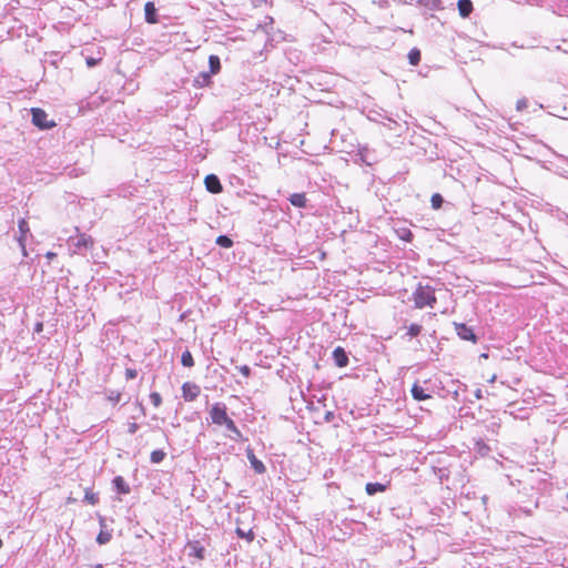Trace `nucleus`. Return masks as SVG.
Instances as JSON below:
<instances>
[{
  "instance_id": "14",
  "label": "nucleus",
  "mask_w": 568,
  "mask_h": 568,
  "mask_svg": "<svg viewBox=\"0 0 568 568\" xmlns=\"http://www.w3.org/2000/svg\"><path fill=\"white\" fill-rule=\"evenodd\" d=\"M158 10L155 8V4L152 1H149L144 6V16L145 21L148 23H156L158 22Z\"/></svg>"
},
{
  "instance_id": "47",
  "label": "nucleus",
  "mask_w": 568,
  "mask_h": 568,
  "mask_svg": "<svg viewBox=\"0 0 568 568\" xmlns=\"http://www.w3.org/2000/svg\"><path fill=\"white\" fill-rule=\"evenodd\" d=\"M41 329H42V324H41V323H38V324H37V327H36V331H38V332H39V331H41Z\"/></svg>"
},
{
  "instance_id": "20",
  "label": "nucleus",
  "mask_w": 568,
  "mask_h": 568,
  "mask_svg": "<svg viewBox=\"0 0 568 568\" xmlns=\"http://www.w3.org/2000/svg\"><path fill=\"white\" fill-rule=\"evenodd\" d=\"M417 4L425 7L430 11H437L443 8L440 0H417Z\"/></svg>"
},
{
  "instance_id": "26",
  "label": "nucleus",
  "mask_w": 568,
  "mask_h": 568,
  "mask_svg": "<svg viewBox=\"0 0 568 568\" xmlns=\"http://www.w3.org/2000/svg\"><path fill=\"white\" fill-rule=\"evenodd\" d=\"M181 363L184 367H192L194 366V359L189 349H185L181 355Z\"/></svg>"
},
{
  "instance_id": "39",
  "label": "nucleus",
  "mask_w": 568,
  "mask_h": 568,
  "mask_svg": "<svg viewBox=\"0 0 568 568\" xmlns=\"http://www.w3.org/2000/svg\"><path fill=\"white\" fill-rule=\"evenodd\" d=\"M139 427V424H136L135 422L128 423V433L133 435L138 432Z\"/></svg>"
},
{
  "instance_id": "3",
  "label": "nucleus",
  "mask_w": 568,
  "mask_h": 568,
  "mask_svg": "<svg viewBox=\"0 0 568 568\" xmlns=\"http://www.w3.org/2000/svg\"><path fill=\"white\" fill-rule=\"evenodd\" d=\"M210 417L213 424L222 426L224 419L229 417L227 407L224 403H214L210 409Z\"/></svg>"
},
{
  "instance_id": "16",
  "label": "nucleus",
  "mask_w": 568,
  "mask_h": 568,
  "mask_svg": "<svg viewBox=\"0 0 568 568\" xmlns=\"http://www.w3.org/2000/svg\"><path fill=\"white\" fill-rule=\"evenodd\" d=\"M290 203L298 209L306 207L307 199L305 193H293L288 197Z\"/></svg>"
},
{
  "instance_id": "36",
  "label": "nucleus",
  "mask_w": 568,
  "mask_h": 568,
  "mask_svg": "<svg viewBox=\"0 0 568 568\" xmlns=\"http://www.w3.org/2000/svg\"><path fill=\"white\" fill-rule=\"evenodd\" d=\"M108 399L110 402H112L113 404H118L120 402V399H121V393L111 390L109 396H108Z\"/></svg>"
},
{
  "instance_id": "9",
  "label": "nucleus",
  "mask_w": 568,
  "mask_h": 568,
  "mask_svg": "<svg viewBox=\"0 0 568 568\" xmlns=\"http://www.w3.org/2000/svg\"><path fill=\"white\" fill-rule=\"evenodd\" d=\"M18 227H19V232H20V235L18 237V243H19V246L21 247L22 254L24 256H27L28 253H27V248H26V236L30 231L29 224L24 219H21L18 222Z\"/></svg>"
},
{
  "instance_id": "34",
  "label": "nucleus",
  "mask_w": 568,
  "mask_h": 568,
  "mask_svg": "<svg viewBox=\"0 0 568 568\" xmlns=\"http://www.w3.org/2000/svg\"><path fill=\"white\" fill-rule=\"evenodd\" d=\"M222 426H225L229 432H234L236 429V424L230 416L223 420Z\"/></svg>"
},
{
  "instance_id": "41",
  "label": "nucleus",
  "mask_w": 568,
  "mask_h": 568,
  "mask_svg": "<svg viewBox=\"0 0 568 568\" xmlns=\"http://www.w3.org/2000/svg\"><path fill=\"white\" fill-rule=\"evenodd\" d=\"M232 435H230L231 439L233 440H239L242 438V433L241 430L239 429V427L236 426V429L234 432H230Z\"/></svg>"
},
{
  "instance_id": "2",
  "label": "nucleus",
  "mask_w": 568,
  "mask_h": 568,
  "mask_svg": "<svg viewBox=\"0 0 568 568\" xmlns=\"http://www.w3.org/2000/svg\"><path fill=\"white\" fill-rule=\"evenodd\" d=\"M32 123L40 130L51 129L55 125L53 121H48V114L40 108L31 109Z\"/></svg>"
},
{
  "instance_id": "38",
  "label": "nucleus",
  "mask_w": 568,
  "mask_h": 568,
  "mask_svg": "<svg viewBox=\"0 0 568 568\" xmlns=\"http://www.w3.org/2000/svg\"><path fill=\"white\" fill-rule=\"evenodd\" d=\"M138 376V372L134 368H126L125 369V377L126 379H134Z\"/></svg>"
},
{
  "instance_id": "44",
  "label": "nucleus",
  "mask_w": 568,
  "mask_h": 568,
  "mask_svg": "<svg viewBox=\"0 0 568 568\" xmlns=\"http://www.w3.org/2000/svg\"><path fill=\"white\" fill-rule=\"evenodd\" d=\"M474 397L476 399H480L483 398V390L480 388H477L475 392H474Z\"/></svg>"
},
{
  "instance_id": "42",
  "label": "nucleus",
  "mask_w": 568,
  "mask_h": 568,
  "mask_svg": "<svg viewBox=\"0 0 568 568\" xmlns=\"http://www.w3.org/2000/svg\"><path fill=\"white\" fill-rule=\"evenodd\" d=\"M528 106V102L526 99H520L517 101V110H524Z\"/></svg>"
},
{
  "instance_id": "52",
  "label": "nucleus",
  "mask_w": 568,
  "mask_h": 568,
  "mask_svg": "<svg viewBox=\"0 0 568 568\" xmlns=\"http://www.w3.org/2000/svg\"><path fill=\"white\" fill-rule=\"evenodd\" d=\"M2 545H3V544H2V539L0 538V548L2 547Z\"/></svg>"
},
{
  "instance_id": "40",
  "label": "nucleus",
  "mask_w": 568,
  "mask_h": 568,
  "mask_svg": "<svg viewBox=\"0 0 568 568\" xmlns=\"http://www.w3.org/2000/svg\"><path fill=\"white\" fill-rule=\"evenodd\" d=\"M100 61H101V59H95V58H92V57H89V58H87V60H85L87 65H88L89 68H93V67L98 65Z\"/></svg>"
},
{
  "instance_id": "12",
  "label": "nucleus",
  "mask_w": 568,
  "mask_h": 568,
  "mask_svg": "<svg viewBox=\"0 0 568 568\" xmlns=\"http://www.w3.org/2000/svg\"><path fill=\"white\" fill-rule=\"evenodd\" d=\"M72 245L75 250H88L93 246V240L90 235L80 234L78 237L72 240Z\"/></svg>"
},
{
  "instance_id": "50",
  "label": "nucleus",
  "mask_w": 568,
  "mask_h": 568,
  "mask_svg": "<svg viewBox=\"0 0 568 568\" xmlns=\"http://www.w3.org/2000/svg\"><path fill=\"white\" fill-rule=\"evenodd\" d=\"M495 379H496V376L494 375L493 377H490L489 383H493Z\"/></svg>"
},
{
  "instance_id": "4",
  "label": "nucleus",
  "mask_w": 568,
  "mask_h": 568,
  "mask_svg": "<svg viewBox=\"0 0 568 568\" xmlns=\"http://www.w3.org/2000/svg\"><path fill=\"white\" fill-rule=\"evenodd\" d=\"M454 325H455L456 334L458 335V337L460 339L469 341L471 343H477L478 337L474 333V329L470 326H468L465 323H454Z\"/></svg>"
},
{
  "instance_id": "33",
  "label": "nucleus",
  "mask_w": 568,
  "mask_h": 568,
  "mask_svg": "<svg viewBox=\"0 0 568 568\" xmlns=\"http://www.w3.org/2000/svg\"><path fill=\"white\" fill-rule=\"evenodd\" d=\"M222 426H225L229 432H234L236 429V424L230 416L223 420Z\"/></svg>"
},
{
  "instance_id": "7",
  "label": "nucleus",
  "mask_w": 568,
  "mask_h": 568,
  "mask_svg": "<svg viewBox=\"0 0 568 568\" xmlns=\"http://www.w3.org/2000/svg\"><path fill=\"white\" fill-rule=\"evenodd\" d=\"M206 190L212 194H219L223 191L220 178L216 174H209L204 179Z\"/></svg>"
},
{
  "instance_id": "5",
  "label": "nucleus",
  "mask_w": 568,
  "mask_h": 568,
  "mask_svg": "<svg viewBox=\"0 0 568 568\" xmlns=\"http://www.w3.org/2000/svg\"><path fill=\"white\" fill-rule=\"evenodd\" d=\"M182 397L185 402H193L195 400L199 395L201 394V388L197 384L192 382H185L182 385Z\"/></svg>"
},
{
  "instance_id": "32",
  "label": "nucleus",
  "mask_w": 568,
  "mask_h": 568,
  "mask_svg": "<svg viewBox=\"0 0 568 568\" xmlns=\"http://www.w3.org/2000/svg\"><path fill=\"white\" fill-rule=\"evenodd\" d=\"M150 400L154 407H159L162 404V396L158 392H152L150 394Z\"/></svg>"
},
{
  "instance_id": "46",
  "label": "nucleus",
  "mask_w": 568,
  "mask_h": 568,
  "mask_svg": "<svg viewBox=\"0 0 568 568\" xmlns=\"http://www.w3.org/2000/svg\"><path fill=\"white\" fill-rule=\"evenodd\" d=\"M45 257H47L48 260H50V261H51V260H53V258H55V257H57V254H55V253H53V252H48V253L45 254Z\"/></svg>"
},
{
  "instance_id": "48",
  "label": "nucleus",
  "mask_w": 568,
  "mask_h": 568,
  "mask_svg": "<svg viewBox=\"0 0 568 568\" xmlns=\"http://www.w3.org/2000/svg\"><path fill=\"white\" fill-rule=\"evenodd\" d=\"M100 525L103 527L104 526V518H100Z\"/></svg>"
},
{
  "instance_id": "53",
  "label": "nucleus",
  "mask_w": 568,
  "mask_h": 568,
  "mask_svg": "<svg viewBox=\"0 0 568 568\" xmlns=\"http://www.w3.org/2000/svg\"><path fill=\"white\" fill-rule=\"evenodd\" d=\"M2 356V348L0 347V357Z\"/></svg>"
},
{
  "instance_id": "22",
  "label": "nucleus",
  "mask_w": 568,
  "mask_h": 568,
  "mask_svg": "<svg viewBox=\"0 0 568 568\" xmlns=\"http://www.w3.org/2000/svg\"><path fill=\"white\" fill-rule=\"evenodd\" d=\"M396 233L400 240L407 243H410L414 239L413 232L407 227H400L396 230Z\"/></svg>"
},
{
  "instance_id": "1",
  "label": "nucleus",
  "mask_w": 568,
  "mask_h": 568,
  "mask_svg": "<svg viewBox=\"0 0 568 568\" xmlns=\"http://www.w3.org/2000/svg\"><path fill=\"white\" fill-rule=\"evenodd\" d=\"M413 297L417 308H424L426 306L434 307V304H436L435 292L428 285L423 286L422 284H418L413 293Z\"/></svg>"
},
{
  "instance_id": "45",
  "label": "nucleus",
  "mask_w": 568,
  "mask_h": 568,
  "mask_svg": "<svg viewBox=\"0 0 568 568\" xmlns=\"http://www.w3.org/2000/svg\"><path fill=\"white\" fill-rule=\"evenodd\" d=\"M334 419V413L333 412H326L325 414V420L332 422Z\"/></svg>"
},
{
  "instance_id": "49",
  "label": "nucleus",
  "mask_w": 568,
  "mask_h": 568,
  "mask_svg": "<svg viewBox=\"0 0 568 568\" xmlns=\"http://www.w3.org/2000/svg\"><path fill=\"white\" fill-rule=\"evenodd\" d=\"M454 398H456V399L458 398V390L454 392Z\"/></svg>"
},
{
  "instance_id": "8",
  "label": "nucleus",
  "mask_w": 568,
  "mask_h": 568,
  "mask_svg": "<svg viewBox=\"0 0 568 568\" xmlns=\"http://www.w3.org/2000/svg\"><path fill=\"white\" fill-rule=\"evenodd\" d=\"M410 394L412 397L417 402H422L432 397L429 387H424L418 382L413 384Z\"/></svg>"
},
{
  "instance_id": "37",
  "label": "nucleus",
  "mask_w": 568,
  "mask_h": 568,
  "mask_svg": "<svg viewBox=\"0 0 568 568\" xmlns=\"http://www.w3.org/2000/svg\"><path fill=\"white\" fill-rule=\"evenodd\" d=\"M237 368H239L240 373H241L243 376H245V377H250V376H251L252 371H251V367H250V366H247V365H242V366H240V367H237Z\"/></svg>"
},
{
  "instance_id": "54",
  "label": "nucleus",
  "mask_w": 568,
  "mask_h": 568,
  "mask_svg": "<svg viewBox=\"0 0 568 568\" xmlns=\"http://www.w3.org/2000/svg\"><path fill=\"white\" fill-rule=\"evenodd\" d=\"M566 499L568 500V491H567V495H566Z\"/></svg>"
},
{
  "instance_id": "27",
  "label": "nucleus",
  "mask_w": 568,
  "mask_h": 568,
  "mask_svg": "<svg viewBox=\"0 0 568 568\" xmlns=\"http://www.w3.org/2000/svg\"><path fill=\"white\" fill-rule=\"evenodd\" d=\"M444 202L445 200L439 193H434L430 197V205L432 209L434 210H439L443 206Z\"/></svg>"
},
{
  "instance_id": "24",
  "label": "nucleus",
  "mask_w": 568,
  "mask_h": 568,
  "mask_svg": "<svg viewBox=\"0 0 568 568\" xmlns=\"http://www.w3.org/2000/svg\"><path fill=\"white\" fill-rule=\"evenodd\" d=\"M166 457V453L163 449H155L150 455V460L152 464H160Z\"/></svg>"
},
{
  "instance_id": "13",
  "label": "nucleus",
  "mask_w": 568,
  "mask_h": 568,
  "mask_svg": "<svg viewBox=\"0 0 568 568\" xmlns=\"http://www.w3.org/2000/svg\"><path fill=\"white\" fill-rule=\"evenodd\" d=\"M112 485H113L114 490L120 495H128L131 491L129 484L125 481V479L122 476H115L112 479Z\"/></svg>"
},
{
  "instance_id": "23",
  "label": "nucleus",
  "mask_w": 568,
  "mask_h": 568,
  "mask_svg": "<svg viewBox=\"0 0 568 568\" xmlns=\"http://www.w3.org/2000/svg\"><path fill=\"white\" fill-rule=\"evenodd\" d=\"M215 243L223 248H230L234 244L233 240L224 234L219 235L215 240Z\"/></svg>"
},
{
  "instance_id": "35",
  "label": "nucleus",
  "mask_w": 568,
  "mask_h": 568,
  "mask_svg": "<svg viewBox=\"0 0 568 568\" xmlns=\"http://www.w3.org/2000/svg\"><path fill=\"white\" fill-rule=\"evenodd\" d=\"M222 426H225L229 432H234L236 429V424L230 416L223 420Z\"/></svg>"
},
{
  "instance_id": "25",
  "label": "nucleus",
  "mask_w": 568,
  "mask_h": 568,
  "mask_svg": "<svg viewBox=\"0 0 568 568\" xmlns=\"http://www.w3.org/2000/svg\"><path fill=\"white\" fill-rule=\"evenodd\" d=\"M235 534L237 535L239 538L246 539L248 542H252L255 539V534L253 532L252 529L245 531L244 529L237 527L235 529Z\"/></svg>"
},
{
  "instance_id": "28",
  "label": "nucleus",
  "mask_w": 568,
  "mask_h": 568,
  "mask_svg": "<svg viewBox=\"0 0 568 568\" xmlns=\"http://www.w3.org/2000/svg\"><path fill=\"white\" fill-rule=\"evenodd\" d=\"M100 498L97 493H93L91 489H85L84 501L90 505H97Z\"/></svg>"
},
{
  "instance_id": "30",
  "label": "nucleus",
  "mask_w": 568,
  "mask_h": 568,
  "mask_svg": "<svg viewBox=\"0 0 568 568\" xmlns=\"http://www.w3.org/2000/svg\"><path fill=\"white\" fill-rule=\"evenodd\" d=\"M422 329V325L413 323L408 326L406 335L409 337H416L420 334Z\"/></svg>"
},
{
  "instance_id": "10",
  "label": "nucleus",
  "mask_w": 568,
  "mask_h": 568,
  "mask_svg": "<svg viewBox=\"0 0 568 568\" xmlns=\"http://www.w3.org/2000/svg\"><path fill=\"white\" fill-rule=\"evenodd\" d=\"M333 361L337 367H345L348 365V354L347 352L337 346L332 353Z\"/></svg>"
},
{
  "instance_id": "43",
  "label": "nucleus",
  "mask_w": 568,
  "mask_h": 568,
  "mask_svg": "<svg viewBox=\"0 0 568 568\" xmlns=\"http://www.w3.org/2000/svg\"><path fill=\"white\" fill-rule=\"evenodd\" d=\"M135 404H136V406H138V407H139V409H140V414H141L142 416H145V407L143 406V404H142L141 402H139V400H136V403H135Z\"/></svg>"
},
{
  "instance_id": "21",
  "label": "nucleus",
  "mask_w": 568,
  "mask_h": 568,
  "mask_svg": "<svg viewBox=\"0 0 568 568\" xmlns=\"http://www.w3.org/2000/svg\"><path fill=\"white\" fill-rule=\"evenodd\" d=\"M407 58H408L409 64L417 65L420 62V58H422L420 50L417 48H413L408 52Z\"/></svg>"
},
{
  "instance_id": "17",
  "label": "nucleus",
  "mask_w": 568,
  "mask_h": 568,
  "mask_svg": "<svg viewBox=\"0 0 568 568\" xmlns=\"http://www.w3.org/2000/svg\"><path fill=\"white\" fill-rule=\"evenodd\" d=\"M389 486L388 484H382V483H367L365 486V491L367 495L373 496L377 493L385 491Z\"/></svg>"
},
{
  "instance_id": "6",
  "label": "nucleus",
  "mask_w": 568,
  "mask_h": 568,
  "mask_svg": "<svg viewBox=\"0 0 568 568\" xmlns=\"http://www.w3.org/2000/svg\"><path fill=\"white\" fill-rule=\"evenodd\" d=\"M185 549L187 550L189 557H195L200 560L205 558V547L199 540L187 541Z\"/></svg>"
},
{
  "instance_id": "15",
  "label": "nucleus",
  "mask_w": 568,
  "mask_h": 568,
  "mask_svg": "<svg viewBox=\"0 0 568 568\" xmlns=\"http://www.w3.org/2000/svg\"><path fill=\"white\" fill-rule=\"evenodd\" d=\"M212 83V74L207 71L200 72L193 81L195 88H204Z\"/></svg>"
},
{
  "instance_id": "19",
  "label": "nucleus",
  "mask_w": 568,
  "mask_h": 568,
  "mask_svg": "<svg viewBox=\"0 0 568 568\" xmlns=\"http://www.w3.org/2000/svg\"><path fill=\"white\" fill-rule=\"evenodd\" d=\"M221 68H222V65H221L220 58L215 54H211L209 57V69L210 70L207 72H210L212 75H215V74L220 73Z\"/></svg>"
},
{
  "instance_id": "51",
  "label": "nucleus",
  "mask_w": 568,
  "mask_h": 568,
  "mask_svg": "<svg viewBox=\"0 0 568 568\" xmlns=\"http://www.w3.org/2000/svg\"><path fill=\"white\" fill-rule=\"evenodd\" d=\"M429 383H430V381H424L425 385H428Z\"/></svg>"
},
{
  "instance_id": "31",
  "label": "nucleus",
  "mask_w": 568,
  "mask_h": 568,
  "mask_svg": "<svg viewBox=\"0 0 568 568\" xmlns=\"http://www.w3.org/2000/svg\"><path fill=\"white\" fill-rule=\"evenodd\" d=\"M476 449L481 456H485L490 452L489 446L483 439L476 442Z\"/></svg>"
},
{
  "instance_id": "11",
  "label": "nucleus",
  "mask_w": 568,
  "mask_h": 568,
  "mask_svg": "<svg viewBox=\"0 0 568 568\" xmlns=\"http://www.w3.org/2000/svg\"><path fill=\"white\" fill-rule=\"evenodd\" d=\"M246 457L256 474H264L266 471L265 465L255 456L252 448L246 449Z\"/></svg>"
},
{
  "instance_id": "18",
  "label": "nucleus",
  "mask_w": 568,
  "mask_h": 568,
  "mask_svg": "<svg viewBox=\"0 0 568 568\" xmlns=\"http://www.w3.org/2000/svg\"><path fill=\"white\" fill-rule=\"evenodd\" d=\"M457 8L460 17L463 18H468L474 9L470 0H458Z\"/></svg>"
},
{
  "instance_id": "29",
  "label": "nucleus",
  "mask_w": 568,
  "mask_h": 568,
  "mask_svg": "<svg viewBox=\"0 0 568 568\" xmlns=\"http://www.w3.org/2000/svg\"><path fill=\"white\" fill-rule=\"evenodd\" d=\"M111 538H112V534L110 531L102 529L97 536V542L99 545H105L111 540Z\"/></svg>"
}]
</instances>
